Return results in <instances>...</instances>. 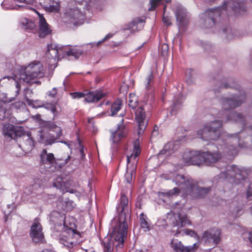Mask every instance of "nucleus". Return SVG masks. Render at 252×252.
<instances>
[{
	"label": "nucleus",
	"instance_id": "nucleus-22",
	"mask_svg": "<svg viewBox=\"0 0 252 252\" xmlns=\"http://www.w3.org/2000/svg\"><path fill=\"white\" fill-rule=\"evenodd\" d=\"M39 18V35L40 37H44L51 32V30L42 15L37 13Z\"/></svg>",
	"mask_w": 252,
	"mask_h": 252
},
{
	"label": "nucleus",
	"instance_id": "nucleus-17",
	"mask_svg": "<svg viewBox=\"0 0 252 252\" xmlns=\"http://www.w3.org/2000/svg\"><path fill=\"white\" fill-rule=\"evenodd\" d=\"M171 245L175 252H195L199 246L197 243L192 246H184L181 241L176 240H172Z\"/></svg>",
	"mask_w": 252,
	"mask_h": 252
},
{
	"label": "nucleus",
	"instance_id": "nucleus-38",
	"mask_svg": "<svg viewBox=\"0 0 252 252\" xmlns=\"http://www.w3.org/2000/svg\"><path fill=\"white\" fill-rule=\"evenodd\" d=\"M138 99L134 94H130L128 97V105L132 108H135L137 105Z\"/></svg>",
	"mask_w": 252,
	"mask_h": 252
},
{
	"label": "nucleus",
	"instance_id": "nucleus-7",
	"mask_svg": "<svg viewBox=\"0 0 252 252\" xmlns=\"http://www.w3.org/2000/svg\"><path fill=\"white\" fill-rule=\"evenodd\" d=\"M40 163L47 164L54 167L55 169H59L70 160L71 157L68 155L66 157L63 156L56 159L53 154L48 153L46 149H43L40 154Z\"/></svg>",
	"mask_w": 252,
	"mask_h": 252
},
{
	"label": "nucleus",
	"instance_id": "nucleus-50",
	"mask_svg": "<svg viewBox=\"0 0 252 252\" xmlns=\"http://www.w3.org/2000/svg\"><path fill=\"white\" fill-rule=\"evenodd\" d=\"M247 197L250 200L252 199V184L250 185L247 190Z\"/></svg>",
	"mask_w": 252,
	"mask_h": 252
},
{
	"label": "nucleus",
	"instance_id": "nucleus-27",
	"mask_svg": "<svg viewBox=\"0 0 252 252\" xmlns=\"http://www.w3.org/2000/svg\"><path fill=\"white\" fill-rule=\"evenodd\" d=\"M69 15L71 19L74 20H77L75 22L71 21V22H73L75 25L83 23L84 16L78 9L70 10Z\"/></svg>",
	"mask_w": 252,
	"mask_h": 252
},
{
	"label": "nucleus",
	"instance_id": "nucleus-33",
	"mask_svg": "<svg viewBox=\"0 0 252 252\" xmlns=\"http://www.w3.org/2000/svg\"><path fill=\"white\" fill-rule=\"evenodd\" d=\"M224 153L230 156L236 155L238 152L236 147L234 145H225L223 148Z\"/></svg>",
	"mask_w": 252,
	"mask_h": 252
},
{
	"label": "nucleus",
	"instance_id": "nucleus-26",
	"mask_svg": "<svg viewBox=\"0 0 252 252\" xmlns=\"http://www.w3.org/2000/svg\"><path fill=\"white\" fill-rule=\"evenodd\" d=\"M175 15L177 21L181 25H184L187 22V12L184 8L180 7H177L175 11Z\"/></svg>",
	"mask_w": 252,
	"mask_h": 252
},
{
	"label": "nucleus",
	"instance_id": "nucleus-29",
	"mask_svg": "<svg viewBox=\"0 0 252 252\" xmlns=\"http://www.w3.org/2000/svg\"><path fill=\"white\" fill-rule=\"evenodd\" d=\"M141 152L139 142L136 141L134 143L133 151L130 155L127 156V162L129 163L132 159H135L140 154Z\"/></svg>",
	"mask_w": 252,
	"mask_h": 252
},
{
	"label": "nucleus",
	"instance_id": "nucleus-41",
	"mask_svg": "<svg viewBox=\"0 0 252 252\" xmlns=\"http://www.w3.org/2000/svg\"><path fill=\"white\" fill-rule=\"evenodd\" d=\"M22 24L25 29L29 30L34 29L35 26L33 22L27 19H24Z\"/></svg>",
	"mask_w": 252,
	"mask_h": 252
},
{
	"label": "nucleus",
	"instance_id": "nucleus-4",
	"mask_svg": "<svg viewBox=\"0 0 252 252\" xmlns=\"http://www.w3.org/2000/svg\"><path fill=\"white\" fill-rule=\"evenodd\" d=\"M241 99L235 96L228 98H224L222 100V107L226 110L224 115L226 116V121L233 120L236 122L242 123L243 124L244 117L241 114L231 111L228 113V110L235 108L240 105L244 101L245 94H243L240 96Z\"/></svg>",
	"mask_w": 252,
	"mask_h": 252
},
{
	"label": "nucleus",
	"instance_id": "nucleus-25",
	"mask_svg": "<svg viewBox=\"0 0 252 252\" xmlns=\"http://www.w3.org/2000/svg\"><path fill=\"white\" fill-rule=\"evenodd\" d=\"M105 94L101 91L90 92L85 95V100L87 102H96L104 97Z\"/></svg>",
	"mask_w": 252,
	"mask_h": 252
},
{
	"label": "nucleus",
	"instance_id": "nucleus-15",
	"mask_svg": "<svg viewBox=\"0 0 252 252\" xmlns=\"http://www.w3.org/2000/svg\"><path fill=\"white\" fill-rule=\"evenodd\" d=\"M220 234L219 229L207 230L203 233L202 238L206 243H213L217 245L220 241Z\"/></svg>",
	"mask_w": 252,
	"mask_h": 252
},
{
	"label": "nucleus",
	"instance_id": "nucleus-45",
	"mask_svg": "<svg viewBox=\"0 0 252 252\" xmlns=\"http://www.w3.org/2000/svg\"><path fill=\"white\" fill-rule=\"evenodd\" d=\"M162 0H151V7L149 8V11L153 10L157 7L161 2Z\"/></svg>",
	"mask_w": 252,
	"mask_h": 252
},
{
	"label": "nucleus",
	"instance_id": "nucleus-2",
	"mask_svg": "<svg viewBox=\"0 0 252 252\" xmlns=\"http://www.w3.org/2000/svg\"><path fill=\"white\" fill-rule=\"evenodd\" d=\"M174 182L176 185L181 186L180 189L174 188L167 192H162L161 194L163 196L170 197L177 195L181 191L186 196L189 195L193 198H201L204 197L211 190L210 187H199L191 178H186L181 175H177L174 179Z\"/></svg>",
	"mask_w": 252,
	"mask_h": 252
},
{
	"label": "nucleus",
	"instance_id": "nucleus-61",
	"mask_svg": "<svg viewBox=\"0 0 252 252\" xmlns=\"http://www.w3.org/2000/svg\"><path fill=\"white\" fill-rule=\"evenodd\" d=\"M22 104H23V103H22V102H19L18 103V106H21V105H22Z\"/></svg>",
	"mask_w": 252,
	"mask_h": 252
},
{
	"label": "nucleus",
	"instance_id": "nucleus-6",
	"mask_svg": "<svg viewBox=\"0 0 252 252\" xmlns=\"http://www.w3.org/2000/svg\"><path fill=\"white\" fill-rule=\"evenodd\" d=\"M222 122L216 120L210 122L197 132V138L203 140H216L220 136Z\"/></svg>",
	"mask_w": 252,
	"mask_h": 252
},
{
	"label": "nucleus",
	"instance_id": "nucleus-48",
	"mask_svg": "<svg viewBox=\"0 0 252 252\" xmlns=\"http://www.w3.org/2000/svg\"><path fill=\"white\" fill-rule=\"evenodd\" d=\"M144 22H145V21L144 20H142L141 19H135L133 21H132V24L133 25V27L140 24L141 27L142 28L144 26Z\"/></svg>",
	"mask_w": 252,
	"mask_h": 252
},
{
	"label": "nucleus",
	"instance_id": "nucleus-59",
	"mask_svg": "<svg viewBox=\"0 0 252 252\" xmlns=\"http://www.w3.org/2000/svg\"><path fill=\"white\" fill-rule=\"evenodd\" d=\"M16 88H18H18H19V87H20V85H19V84L18 83H17V84H16Z\"/></svg>",
	"mask_w": 252,
	"mask_h": 252
},
{
	"label": "nucleus",
	"instance_id": "nucleus-24",
	"mask_svg": "<svg viewBox=\"0 0 252 252\" xmlns=\"http://www.w3.org/2000/svg\"><path fill=\"white\" fill-rule=\"evenodd\" d=\"M63 54H66L67 56H73L76 59H78L83 53L82 50L76 46H63Z\"/></svg>",
	"mask_w": 252,
	"mask_h": 252
},
{
	"label": "nucleus",
	"instance_id": "nucleus-54",
	"mask_svg": "<svg viewBox=\"0 0 252 252\" xmlns=\"http://www.w3.org/2000/svg\"><path fill=\"white\" fill-rule=\"evenodd\" d=\"M242 208L240 207H238L236 210H234L233 212V214L235 216H237L239 215V212L241 210Z\"/></svg>",
	"mask_w": 252,
	"mask_h": 252
},
{
	"label": "nucleus",
	"instance_id": "nucleus-12",
	"mask_svg": "<svg viewBox=\"0 0 252 252\" xmlns=\"http://www.w3.org/2000/svg\"><path fill=\"white\" fill-rule=\"evenodd\" d=\"M2 132L4 136L15 139L23 135V128L20 126H14L10 124H4Z\"/></svg>",
	"mask_w": 252,
	"mask_h": 252
},
{
	"label": "nucleus",
	"instance_id": "nucleus-36",
	"mask_svg": "<svg viewBox=\"0 0 252 252\" xmlns=\"http://www.w3.org/2000/svg\"><path fill=\"white\" fill-rule=\"evenodd\" d=\"M23 139L24 140V144L27 147V150H32L34 145V141L33 139L30 137L29 135L24 136Z\"/></svg>",
	"mask_w": 252,
	"mask_h": 252
},
{
	"label": "nucleus",
	"instance_id": "nucleus-60",
	"mask_svg": "<svg viewBox=\"0 0 252 252\" xmlns=\"http://www.w3.org/2000/svg\"><path fill=\"white\" fill-rule=\"evenodd\" d=\"M92 119H88V123H89L91 124L92 123Z\"/></svg>",
	"mask_w": 252,
	"mask_h": 252
},
{
	"label": "nucleus",
	"instance_id": "nucleus-47",
	"mask_svg": "<svg viewBox=\"0 0 252 252\" xmlns=\"http://www.w3.org/2000/svg\"><path fill=\"white\" fill-rule=\"evenodd\" d=\"M70 94L73 98H80L85 96L84 93L81 92L71 93Z\"/></svg>",
	"mask_w": 252,
	"mask_h": 252
},
{
	"label": "nucleus",
	"instance_id": "nucleus-53",
	"mask_svg": "<svg viewBox=\"0 0 252 252\" xmlns=\"http://www.w3.org/2000/svg\"><path fill=\"white\" fill-rule=\"evenodd\" d=\"M57 93V90L56 88H54L52 89V90L48 94V95L52 97H54L56 96V94Z\"/></svg>",
	"mask_w": 252,
	"mask_h": 252
},
{
	"label": "nucleus",
	"instance_id": "nucleus-16",
	"mask_svg": "<svg viewBox=\"0 0 252 252\" xmlns=\"http://www.w3.org/2000/svg\"><path fill=\"white\" fill-rule=\"evenodd\" d=\"M128 204V199L127 197L123 193L121 194V201L120 205L117 207L118 211H120L119 222L117 225L121 226L123 224H127L126 222V214L125 211V207Z\"/></svg>",
	"mask_w": 252,
	"mask_h": 252
},
{
	"label": "nucleus",
	"instance_id": "nucleus-64",
	"mask_svg": "<svg viewBox=\"0 0 252 252\" xmlns=\"http://www.w3.org/2000/svg\"><path fill=\"white\" fill-rule=\"evenodd\" d=\"M250 211H251V214L252 215V206L250 208Z\"/></svg>",
	"mask_w": 252,
	"mask_h": 252
},
{
	"label": "nucleus",
	"instance_id": "nucleus-58",
	"mask_svg": "<svg viewBox=\"0 0 252 252\" xmlns=\"http://www.w3.org/2000/svg\"><path fill=\"white\" fill-rule=\"evenodd\" d=\"M44 5H45V4L47 3V2L50 1V0H44Z\"/></svg>",
	"mask_w": 252,
	"mask_h": 252
},
{
	"label": "nucleus",
	"instance_id": "nucleus-9",
	"mask_svg": "<svg viewBox=\"0 0 252 252\" xmlns=\"http://www.w3.org/2000/svg\"><path fill=\"white\" fill-rule=\"evenodd\" d=\"M64 225L68 227L66 219L64 220ZM68 227L69 228L66 230L68 236H66L63 234V237L60 238V242L67 247H71L76 245L81 242L79 240L81 235L79 233L76 232L72 226H68Z\"/></svg>",
	"mask_w": 252,
	"mask_h": 252
},
{
	"label": "nucleus",
	"instance_id": "nucleus-57",
	"mask_svg": "<svg viewBox=\"0 0 252 252\" xmlns=\"http://www.w3.org/2000/svg\"><path fill=\"white\" fill-rule=\"evenodd\" d=\"M62 142L64 143L65 144H66L69 147V148H70V144H69L67 143L66 142Z\"/></svg>",
	"mask_w": 252,
	"mask_h": 252
},
{
	"label": "nucleus",
	"instance_id": "nucleus-56",
	"mask_svg": "<svg viewBox=\"0 0 252 252\" xmlns=\"http://www.w3.org/2000/svg\"><path fill=\"white\" fill-rule=\"evenodd\" d=\"M80 152L82 156H84L83 149L82 148L80 150Z\"/></svg>",
	"mask_w": 252,
	"mask_h": 252
},
{
	"label": "nucleus",
	"instance_id": "nucleus-32",
	"mask_svg": "<svg viewBox=\"0 0 252 252\" xmlns=\"http://www.w3.org/2000/svg\"><path fill=\"white\" fill-rule=\"evenodd\" d=\"M140 222L141 227L144 229L145 231L150 230V224L148 221V218L143 213H141L140 215Z\"/></svg>",
	"mask_w": 252,
	"mask_h": 252
},
{
	"label": "nucleus",
	"instance_id": "nucleus-1",
	"mask_svg": "<svg viewBox=\"0 0 252 252\" xmlns=\"http://www.w3.org/2000/svg\"><path fill=\"white\" fill-rule=\"evenodd\" d=\"M232 10L235 13L241 14L245 10L244 3L238 0H230L224 2L221 7L210 9L201 15L200 26L201 28H211L218 24L221 15L227 14Z\"/></svg>",
	"mask_w": 252,
	"mask_h": 252
},
{
	"label": "nucleus",
	"instance_id": "nucleus-44",
	"mask_svg": "<svg viewBox=\"0 0 252 252\" xmlns=\"http://www.w3.org/2000/svg\"><path fill=\"white\" fill-rule=\"evenodd\" d=\"M153 78L154 76L153 73H151L150 74H149L146 78L145 87L147 88V89H149V87L152 85L153 82Z\"/></svg>",
	"mask_w": 252,
	"mask_h": 252
},
{
	"label": "nucleus",
	"instance_id": "nucleus-3",
	"mask_svg": "<svg viewBox=\"0 0 252 252\" xmlns=\"http://www.w3.org/2000/svg\"><path fill=\"white\" fill-rule=\"evenodd\" d=\"M127 224H123L121 226L116 225L110 234V239L104 242V252H113V248H122L124 238L127 234Z\"/></svg>",
	"mask_w": 252,
	"mask_h": 252
},
{
	"label": "nucleus",
	"instance_id": "nucleus-49",
	"mask_svg": "<svg viewBox=\"0 0 252 252\" xmlns=\"http://www.w3.org/2000/svg\"><path fill=\"white\" fill-rule=\"evenodd\" d=\"M72 203H73V202L70 200L63 201V198L59 199V203H62V204L65 203L66 205H71L72 204ZM61 208L64 210H67L66 207H64L63 204V205L62 206H61Z\"/></svg>",
	"mask_w": 252,
	"mask_h": 252
},
{
	"label": "nucleus",
	"instance_id": "nucleus-13",
	"mask_svg": "<svg viewBox=\"0 0 252 252\" xmlns=\"http://www.w3.org/2000/svg\"><path fill=\"white\" fill-rule=\"evenodd\" d=\"M183 158L185 161L189 164L199 165L203 161L202 152L199 151L186 152Z\"/></svg>",
	"mask_w": 252,
	"mask_h": 252
},
{
	"label": "nucleus",
	"instance_id": "nucleus-63",
	"mask_svg": "<svg viewBox=\"0 0 252 252\" xmlns=\"http://www.w3.org/2000/svg\"><path fill=\"white\" fill-rule=\"evenodd\" d=\"M250 241H251V243H252V235H251V237H250Z\"/></svg>",
	"mask_w": 252,
	"mask_h": 252
},
{
	"label": "nucleus",
	"instance_id": "nucleus-30",
	"mask_svg": "<svg viewBox=\"0 0 252 252\" xmlns=\"http://www.w3.org/2000/svg\"><path fill=\"white\" fill-rule=\"evenodd\" d=\"M59 7L60 4L59 1L54 0H50L45 5V9L50 12H57L59 10Z\"/></svg>",
	"mask_w": 252,
	"mask_h": 252
},
{
	"label": "nucleus",
	"instance_id": "nucleus-19",
	"mask_svg": "<svg viewBox=\"0 0 252 252\" xmlns=\"http://www.w3.org/2000/svg\"><path fill=\"white\" fill-rule=\"evenodd\" d=\"M126 132L125 126L123 124L118 125L116 130L111 131L110 140L114 144V147L115 145L117 144L120 142L122 138L125 137Z\"/></svg>",
	"mask_w": 252,
	"mask_h": 252
},
{
	"label": "nucleus",
	"instance_id": "nucleus-5",
	"mask_svg": "<svg viewBox=\"0 0 252 252\" xmlns=\"http://www.w3.org/2000/svg\"><path fill=\"white\" fill-rule=\"evenodd\" d=\"M45 75V72L41 63L38 61H33L29 64L25 70L20 72L19 80L29 83L35 78H40Z\"/></svg>",
	"mask_w": 252,
	"mask_h": 252
},
{
	"label": "nucleus",
	"instance_id": "nucleus-43",
	"mask_svg": "<svg viewBox=\"0 0 252 252\" xmlns=\"http://www.w3.org/2000/svg\"><path fill=\"white\" fill-rule=\"evenodd\" d=\"M168 49V45L166 43H163L160 46L159 50L162 56H166L167 55Z\"/></svg>",
	"mask_w": 252,
	"mask_h": 252
},
{
	"label": "nucleus",
	"instance_id": "nucleus-40",
	"mask_svg": "<svg viewBox=\"0 0 252 252\" xmlns=\"http://www.w3.org/2000/svg\"><path fill=\"white\" fill-rule=\"evenodd\" d=\"M10 112L9 110H6L4 108L0 107V120L4 119H10Z\"/></svg>",
	"mask_w": 252,
	"mask_h": 252
},
{
	"label": "nucleus",
	"instance_id": "nucleus-52",
	"mask_svg": "<svg viewBox=\"0 0 252 252\" xmlns=\"http://www.w3.org/2000/svg\"><path fill=\"white\" fill-rule=\"evenodd\" d=\"M113 36V34H108L107 35H106L105 37L103 38V39L101 40V41H99L98 42H97L96 43V45L97 46H99L101 43H102L103 42H104V41L108 39L109 38H111V37H112Z\"/></svg>",
	"mask_w": 252,
	"mask_h": 252
},
{
	"label": "nucleus",
	"instance_id": "nucleus-18",
	"mask_svg": "<svg viewBox=\"0 0 252 252\" xmlns=\"http://www.w3.org/2000/svg\"><path fill=\"white\" fill-rule=\"evenodd\" d=\"M244 172L240 170L237 166L235 165L233 166H227V169L225 172H222L220 174L221 177H224L228 178L229 177L232 178L234 177L235 179L238 180H244L243 177Z\"/></svg>",
	"mask_w": 252,
	"mask_h": 252
},
{
	"label": "nucleus",
	"instance_id": "nucleus-55",
	"mask_svg": "<svg viewBox=\"0 0 252 252\" xmlns=\"http://www.w3.org/2000/svg\"><path fill=\"white\" fill-rule=\"evenodd\" d=\"M221 88H227L228 87H230V86H228L227 84H224L223 85H221Z\"/></svg>",
	"mask_w": 252,
	"mask_h": 252
},
{
	"label": "nucleus",
	"instance_id": "nucleus-34",
	"mask_svg": "<svg viewBox=\"0 0 252 252\" xmlns=\"http://www.w3.org/2000/svg\"><path fill=\"white\" fill-rule=\"evenodd\" d=\"M122 101L120 99L116 100L112 105L111 107V115L114 116L120 110Z\"/></svg>",
	"mask_w": 252,
	"mask_h": 252
},
{
	"label": "nucleus",
	"instance_id": "nucleus-14",
	"mask_svg": "<svg viewBox=\"0 0 252 252\" xmlns=\"http://www.w3.org/2000/svg\"><path fill=\"white\" fill-rule=\"evenodd\" d=\"M135 119L138 124L137 134L139 136L142 135L147 126L145 120V112L142 107H139L135 112Z\"/></svg>",
	"mask_w": 252,
	"mask_h": 252
},
{
	"label": "nucleus",
	"instance_id": "nucleus-46",
	"mask_svg": "<svg viewBox=\"0 0 252 252\" xmlns=\"http://www.w3.org/2000/svg\"><path fill=\"white\" fill-rule=\"evenodd\" d=\"M223 32L226 33V37L228 39H230L233 37V32L232 30L229 27L223 29Z\"/></svg>",
	"mask_w": 252,
	"mask_h": 252
},
{
	"label": "nucleus",
	"instance_id": "nucleus-31",
	"mask_svg": "<svg viewBox=\"0 0 252 252\" xmlns=\"http://www.w3.org/2000/svg\"><path fill=\"white\" fill-rule=\"evenodd\" d=\"M175 150L173 142H168L164 146L163 149L158 153V156L165 155L166 156L170 155Z\"/></svg>",
	"mask_w": 252,
	"mask_h": 252
},
{
	"label": "nucleus",
	"instance_id": "nucleus-35",
	"mask_svg": "<svg viewBox=\"0 0 252 252\" xmlns=\"http://www.w3.org/2000/svg\"><path fill=\"white\" fill-rule=\"evenodd\" d=\"M15 1H17L21 4H17L16 6L11 7V9H18V8L23 7L26 6V5H32L35 0H14Z\"/></svg>",
	"mask_w": 252,
	"mask_h": 252
},
{
	"label": "nucleus",
	"instance_id": "nucleus-21",
	"mask_svg": "<svg viewBox=\"0 0 252 252\" xmlns=\"http://www.w3.org/2000/svg\"><path fill=\"white\" fill-rule=\"evenodd\" d=\"M202 158L205 163L210 165L217 162L221 158V155L218 152H202Z\"/></svg>",
	"mask_w": 252,
	"mask_h": 252
},
{
	"label": "nucleus",
	"instance_id": "nucleus-11",
	"mask_svg": "<svg viewBox=\"0 0 252 252\" xmlns=\"http://www.w3.org/2000/svg\"><path fill=\"white\" fill-rule=\"evenodd\" d=\"M172 224L174 228L176 227V230H173V231H176L175 235L178 236L181 233L179 229L185 226L186 224L190 225L191 222L189 220L187 216L185 214H179L174 215L171 218Z\"/></svg>",
	"mask_w": 252,
	"mask_h": 252
},
{
	"label": "nucleus",
	"instance_id": "nucleus-42",
	"mask_svg": "<svg viewBox=\"0 0 252 252\" xmlns=\"http://www.w3.org/2000/svg\"><path fill=\"white\" fill-rule=\"evenodd\" d=\"M183 234H185L186 235H189L192 237L195 238L197 239H199V236L196 232L193 230L189 229H185L183 230Z\"/></svg>",
	"mask_w": 252,
	"mask_h": 252
},
{
	"label": "nucleus",
	"instance_id": "nucleus-10",
	"mask_svg": "<svg viewBox=\"0 0 252 252\" xmlns=\"http://www.w3.org/2000/svg\"><path fill=\"white\" fill-rule=\"evenodd\" d=\"M42 229L41 224L37 219H35L31 226L30 233V235L33 243H42L44 242V237Z\"/></svg>",
	"mask_w": 252,
	"mask_h": 252
},
{
	"label": "nucleus",
	"instance_id": "nucleus-37",
	"mask_svg": "<svg viewBox=\"0 0 252 252\" xmlns=\"http://www.w3.org/2000/svg\"><path fill=\"white\" fill-rule=\"evenodd\" d=\"M182 101L180 97L178 96V99L174 100L173 106L171 110V113L172 115L176 114L177 110L181 108Z\"/></svg>",
	"mask_w": 252,
	"mask_h": 252
},
{
	"label": "nucleus",
	"instance_id": "nucleus-62",
	"mask_svg": "<svg viewBox=\"0 0 252 252\" xmlns=\"http://www.w3.org/2000/svg\"><path fill=\"white\" fill-rule=\"evenodd\" d=\"M234 140L236 141V144H237L238 142V139L237 138L235 139Z\"/></svg>",
	"mask_w": 252,
	"mask_h": 252
},
{
	"label": "nucleus",
	"instance_id": "nucleus-23",
	"mask_svg": "<svg viewBox=\"0 0 252 252\" xmlns=\"http://www.w3.org/2000/svg\"><path fill=\"white\" fill-rule=\"evenodd\" d=\"M62 54H63V47H59L58 46L53 44L48 45L46 52L48 58H51L55 60L59 59Z\"/></svg>",
	"mask_w": 252,
	"mask_h": 252
},
{
	"label": "nucleus",
	"instance_id": "nucleus-8",
	"mask_svg": "<svg viewBox=\"0 0 252 252\" xmlns=\"http://www.w3.org/2000/svg\"><path fill=\"white\" fill-rule=\"evenodd\" d=\"M45 128L55 132L56 136H51L44 132L43 130L39 131L40 137L39 142L44 144L45 145H52L56 142V140L59 138L62 135V129L60 126H58L54 123L47 122L45 124Z\"/></svg>",
	"mask_w": 252,
	"mask_h": 252
},
{
	"label": "nucleus",
	"instance_id": "nucleus-28",
	"mask_svg": "<svg viewBox=\"0 0 252 252\" xmlns=\"http://www.w3.org/2000/svg\"><path fill=\"white\" fill-rule=\"evenodd\" d=\"M53 185L54 187L59 189L63 191H68L70 193L74 192V190L73 189H71L68 190L67 189V184L63 182V179L62 178H59L57 179L56 181L54 182Z\"/></svg>",
	"mask_w": 252,
	"mask_h": 252
},
{
	"label": "nucleus",
	"instance_id": "nucleus-51",
	"mask_svg": "<svg viewBox=\"0 0 252 252\" xmlns=\"http://www.w3.org/2000/svg\"><path fill=\"white\" fill-rule=\"evenodd\" d=\"M162 21L163 23L167 26H170L171 25L170 18L168 16H165L164 14H163Z\"/></svg>",
	"mask_w": 252,
	"mask_h": 252
},
{
	"label": "nucleus",
	"instance_id": "nucleus-20",
	"mask_svg": "<svg viewBox=\"0 0 252 252\" xmlns=\"http://www.w3.org/2000/svg\"><path fill=\"white\" fill-rule=\"evenodd\" d=\"M25 100L26 102L28 103L29 105H32L34 107H43L46 109L50 111L54 115V117H56L58 115V113L57 110V103L56 102H51V103H46L44 104H39L37 106H36L35 103L38 104V101L34 102L33 103L32 101L28 98L27 96L25 98Z\"/></svg>",
	"mask_w": 252,
	"mask_h": 252
},
{
	"label": "nucleus",
	"instance_id": "nucleus-39",
	"mask_svg": "<svg viewBox=\"0 0 252 252\" xmlns=\"http://www.w3.org/2000/svg\"><path fill=\"white\" fill-rule=\"evenodd\" d=\"M135 171V167H134L132 169H129L127 167L126 172L125 174V179L128 183H131L132 182L133 175Z\"/></svg>",
	"mask_w": 252,
	"mask_h": 252
}]
</instances>
